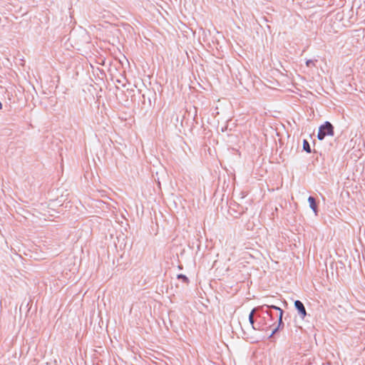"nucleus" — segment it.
<instances>
[{
	"instance_id": "f8f14e48",
	"label": "nucleus",
	"mask_w": 365,
	"mask_h": 365,
	"mask_svg": "<svg viewBox=\"0 0 365 365\" xmlns=\"http://www.w3.org/2000/svg\"><path fill=\"white\" fill-rule=\"evenodd\" d=\"M2 108V103L0 101V109Z\"/></svg>"
},
{
	"instance_id": "1a4fd4ad",
	"label": "nucleus",
	"mask_w": 365,
	"mask_h": 365,
	"mask_svg": "<svg viewBox=\"0 0 365 365\" xmlns=\"http://www.w3.org/2000/svg\"><path fill=\"white\" fill-rule=\"evenodd\" d=\"M177 278L178 279H181L184 283H188L189 282V279L187 278V276H185L183 274H178Z\"/></svg>"
},
{
	"instance_id": "9b49d317",
	"label": "nucleus",
	"mask_w": 365,
	"mask_h": 365,
	"mask_svg": "<svg viewBox=\"0 0 365 365\" xmlns=\"http://www.w3.org/2000/svg\"><path fill=\"white\" fill-rule=\"evenodd\" d=\"M279 327H275L271 332V334L268 336V338L272 337L279 330Z\"/></svg>"
},
{
	"instance_id": "20e7f679",
	"label": "nucleus",
	"mask_w": 365,
	"mask_h": 365,
	"mask_svg": "<svg viewBox=\"0 0 365 365\" xmlns=\"http://www.w3.org/2000/svg\"><path fill=\"white\" fill-rule=\"evenodd\" d=\"M263 306H265V308L264 309V312H262V313H265L266 314H267L271 318L273 317V313L272 312V309H274L276 311H279V313H280V310H282L281 308H279V307H277L275 305L264 304Z\"/></svg>"
},
{
	"instance_id": "f257e3e1",
	"label": "nucleus",
	"mask_w": 365,
	"mask_h": 365,
	"mask_svg": "<svg viewBox=\"0 0 365 365\" xmlns=\"http://www.w3.org/2000/svg\"><path fill=\"white\" fill-rule=\"evenodd\" d=\"M334 135V126L329 122L326 121L324 124L321 125L319 128L317 138L319 140H322L326 136Z\"/></svg>"
},
{
	"instance_id": "0eeeda50",
	"label": "nucleus",
	"mask_w": 365,
	"mask_h": 365,
	"mask_svg": "<svg viewBox=\"0 0 365 365\" xmlns=\"http://www.w3.org/2000/svg\"><path fill=\"white\" fill-rule=\"evenodd\" d=\"M303 150L308 153L312 152L310 144L306 139L303 140Z\"/></svg>"
},
{
	"instance_id": "7ed1b4c3",
	"label": "nucleus",
	"mask_w": 365,
	"mask_h": 365,
	"mask_svg": "<svg viewBox=\"0 0 365 365\" xmlns=\"http://www.w3.org/2000/svg\"><path fill=\"white\" fill-rule=\"evenodd\" d=\"M294 307L297 310L302 319H304L307 315L306 309L304 304L300 300L294 302Z\"/></svg>"
},
{
	"instance_id": "f03ea898",
	"label": "nucleus",
	"mask_w": 365,
	"mask_h": 365,
	"mask_svg": "<svg viewBox=\"0 0 365 365\" xmlns=\"http://www.w3.org/2000/svg\"><path fill=\"white\" fill-rule=\"evenodd\" d=\"M269 327H270V326H266L264 318L262 317L260 314H257L255 322L252 324V328L254 330L266 331Z\"/></svg>"
},
{
	"instance_id": "423d86ee",
	"label": "nucleus",
	"mask_w": 365,
	"mask_h": 365,
	"mask_svg": "<svg viewBox=\"0 0 365 365\" xmlns=\"http://www.w3.org/2000/svg\"><path fill=\"white\" fill-rule=\"evenodd\" d=\"M308 202L310 208L314 211L315 215H317L318 210L315 198L312 196H309L308 197Z\"/></svg>"
},
{
	"instance_id": "6e6552de",
	"label": "nucleus",
	"mask_w": 365,
	"mask_h": 365,
	"mask_svg": "<svg viewBox=\"0 0 365 365\" xmlns=\"http://www.w3.org/2000/svg\"><path fill=\"white\" fill-rule=\"evenodd\" d=\"M284 311L280 310V313H279V317H278V326L279 329L284 327V322L282 321Z\"/></svg>"
},
{
	"instance_id": "9d476101",
	"label": "nucleus",
	"mask_w": 365,
	"mask_h": 365,
	"mask_svg": "<svg viewBox=\"0 0 365 365\" xmlns=\"http://www.w3.org/2000/svg\"><path fill=\"white\" fill-rule=\"evenodd\" d=\"M306 66L307 67L315 66V62H314V60H312V59L307 60L306 61Z\"/></svg>"
},
{
	"instance_id": "39448f33",
	"label": "nucleus",
	"mask_w": 365,
	"mask_h": 365,
	"mask_svg": "<svg viewBox=\"0 0 365 365\" xmlns=\"http://www.w3.org/2000/svg\"><path fill=\"white\" fill-rule=\"evenodd\" d=\"M264 308H265V306L257 307H255L251 311V312L249 314V322H250V324H251V326H252V324L255 323V319H255L254 314L257 312H264Z\"/></svg>"
}]
</instances>
